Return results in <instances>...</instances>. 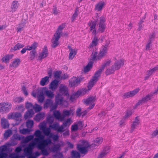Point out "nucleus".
<instances>
[{
  "mask_svg": "<svg viewBox=\"0 0 158 158\" xmlns=\"http://www.w3.org/2000/svg\"><path fill=\"white\" fill-rule=\"evenodd\" d=\"M105 18L103 16L99 18H98L95 22H92L88 23L90 27V29L92 33L94 35H95L97 33L95 28L96 23H98L99 26V28L98 30V32L102 33L103 32L106 28Z\"/></svg>",
  "mask_w": 158,
  "mask_h": 158,
  "instance_id": "f257e3e1",
  "label": "nucleus"
},
{
  "mask_svg": "<svg viewBox=\"0 0 158 158\" xmlns=\"http://www.w3.org/2000/svg\"><path fill=\"white\" fill-rule=\"evenodd\" d=\"M107 48L106 47L103 46L102 48L100 53L97 56L98 51L97 50L93 51L91 56V59L93 61H95L101 59L106 53Z\"/></svg>",
  "mask_w": 158,
  "mask_h": 158,
  "instance_id": "f03ea898",
  "label": "nucleus"
},
{
  "mask_svg": "<svg viewBox=\"0 0 158 158\" xmlns=\"http://www.w3.org/2000/svg\"><path fill=\"white\" fill-rule=\"evenodd\" d=\"M103 70V69L101 68L95 72L92 78L88 83V87L89 89H90L98 81Z\"/></svg>",
  "mask_w": 158,
  "mask_h": 158,
  "instance_id": "7ed1b4c3",
  "label": "nucleus"
},
{
  "mask_svg": "<svg viewBox=\"0 0 158 158\" xmlns=\"http://www.w3.org/2000/svg\"><path fill=\"white\" fill-rule=\"evenodd\" d=\"M36 145L35 142H32L29 143L28 147L24 148V152L27 156H28V158H36L32 155L33 150Z\"/></svg>",
  "mask_w": 158,
  "mask_h": 158,
  "instance_id": "20e7f679",
  "label": "nucleus"
},
{
  "mask_svg": "<svg viewBox=\"0 0 158 158\" xmlns=\"http://www.w3.org/2000/svg\"><path fill=\"white\" fill-rule=\"evenodd\" d=\"M44 141V143H43L42 144H37V147L38 148L41 150L42 153L44 155L47 156L49 155V153L45 148L51 143L50 141Z\"/></svg>",
  "mask_w": 158,
  "mask_h": 158,
  "instance_id": "39448f33",
  "label": "nucleus"
},
{
  "mask_svg": "<svg viewBox=\"0 0 158 158\" xmlns=\"http://www.w3.org/2000/svg\"><path fill=\"white\" fill-rule=\"evenodd\" d=\"M89 146V144L87 142L83 141L81 144H79L77 145V148L81 153H86L87 152V148Z\"/></svg>",
  "mask_w": 158,
  "mask_h": 158,
  "instance_id": "423d86ee",
  "label": "nucleus"
},
{
  "mask_svg": "<svg viewBox=\"0 0 158 158\" xmlns=\"http://www.w3.org/2000/svg\"><path fill=\"white\" fill-rule=\"evenodd\" d=\"M12 105L10 103L5 102L0 103V112L3 113L9 111L11 109Z\"/></svg>",
  "mask_w": 158,
  "mask_h": 158,
  "instance_id": "0eeeda50",
  "label": "nucleus"
},
{
  "mask_svg": "<svg viewBox=\"0 0 158 158\" xmlns=\"http://www.w3.org/2000/svg\"><path fill=\"white\" fill-rule=\"evenodd\" d=\"M31 94L35 98L37 97L38 102H39L42 103L44 101V94L42 93L41 90H38L37 92L34 91Z\"/></svg>",
  "mask_w": 158,
  "mask_h": 158,
  "instance_id": "6e6552de",
  "label": "nucleus"
},
{
  "mask_svg": "<svg viewBox=\"0 0 158 158\" xmlns=\"http://www.w3.org/2000/svg\"><path fill=\"white\" fill-rule=\"evenodd\" d=\"M63 101V98L60 97L59 94H57L55 97V102L56 104H53L50 106L51 111L56 109L58 105H60L62 104Z\"/></svg>",
  "mask_w": 158,
  "mask_h": 158,
  "instance_id": "1a4fd4ad",
  "label": "nucleus"
},
{
  "mask_svg": "<svg viewBox=\"0 0 158 158\" xmlns=\"http://www.w3.org/2000/svg\"><path fill=\"white\" fill-rule=\"evenodd\" d=\"M96 100L95 97L94 96L90 97L85 100L84 102L88 106H89L88 109L90 110L93 108L95 106L94 102Z\"/></svg>",
  "mask_w": 158,
  "mask_h": 158,
  "instance_id": "9d476101",
  "label": "nucleus"
},
{
  "mask_svg": "<svg viewBox=\"0 0 158 158\" xmlns=\"http://www.w3.org/2000/svg\"><path fill=\"white\" fill-rule=\"evenodd\" d=\"M21 114L18 112L10 113L7 115L9 119H13L19 122L21 120Z\"/></svg>",
  "mask_w": 158,
  "mask_h": 158,
  "instance_id": "9b49d317",
  "label": "nucleus"
},
{
  "mask_svg": "<svg viewBox=\"0 0 158 158\" xmlns=\"http://www.w3.org/2000/svg\"><path fill=\"white\" fill-rule=\"evenodd\" d=\"M46 122H44L40 124L39 127L40 129L42 131L45 135H48L50 132L51 131V130L50 128L46 127Z\"/></svg>",
  "mask_w": 158,
  "mask_h": 158,
  "instance_id": "f8f14e48",
  "label": "nucleus"
},
{
  "mask_svg": "<svg viewBox=\"0 0 158 158\" xmlns=\"http://www.w3.org/2000/svg\"><path fill=\"white\" fill-rule=\"evenodd\" d=\"M59 94L60 97H61L63 99V98L61 96L60 94L66 95L68 98H69V95L68 94V89L66 86L63 84L60 85L59 87Z\"/></svg>",
  "mask_w": 158,
  "mask_h": 158,
  "instance_id": "ddd939ff",
  "label": "nucleus"
},
{
  "mask_svg": "<svg viewBox=\"0 0 158 158\" xmlns=\"http://www.w3.org/2000/svg\"><path fill=\"white\" fill-rule=\"evenodd\" d=\"M87 90L86 89H83L82 90L78 91L74 93L69 98L70 100L73 101L76 98H77L80 95H82L85 94Z\"/></svg>",
  "mask_w": 158,
  "mask_h": 158,
  "instance_id": "4468645a",
  "label": "nucleus"
},
{
  "mask_svg": "<svg viewBox=\"0 0 158 158\" xmlns=\"http://www.w3.org/2000/svg\"><path fill=\"white\" fill-rule=\"evenodd\" d=\"M41 90L42 93L46 96L51 98H53L54 97V91L49 90L46 87H43L42 88Z\"/></svg>",
  "mask_w": 158,
  "mask_h": 158,
  "instance_id": "2eb2a0df",
  "label": "nucleus"
},
{
  "mask_svg": "<svg viewBox=\"0 0 158 158\" xmlns=\"http://www.w3.org/2000/svg\"><path fill=\"white\" fill-rule=\"evenodd\" d=\"M44 136L43 135H41L39 138H35L34 139V140L35 142L36 143V145H37V144H42L43 143H44V140L50 141V143H52V142L51 139L50 138H48L46 139H44Z\"/></svg>",
  "mask_w": 158,
  "mask_h": 158,
  "instance_id": "dca6fc26",
  "label": "nucleus"
},
{
  "mask_svg": "<svg viewBox=\"0 0 158 158\" xmlns=\"http://www.w3.org/2000/svg\"><path fill=\"white\" fill-rule=\"evenodd\" d=\"M154 93H151L143 97L142 99L139 100L137 104V105H142L147 102L150 100Z\"/></svg>",
  "mask_w": 158,
  "mask_h": 158,
  "instance_id": "f3484780",
  "label": "nucleus"
},
{
  "mask_svg": "<svg viewBox=\"0 0 158 158\" xmlns=\"http://www.w3.org/2000/svg\"><path fill=\"white\" fill-rule=\"evenodd\" d=\"M82 80V78H78L76 77H73L70 80L69 85L71 86H76Z\"/></svg>",
  "mask_w": 158,
  "mask_h": 158,
  "instance_id": "a211bd4d",
  "label": "nucleus"
},
{
  "mask_svg": "<svg viewBox=\"0 0 158 158\" xmlns=\"http://www.w3.org/2000/svg\"><path fill=\"white\" fill-rule=\"evenodd\" d=\"M139 91L138 88H137L134 90L125 93L124 94L123 97L124 98H127L134 96L137 94Z\"/></svg>",
  "mask_w": 158,
  "mask_h": 158,
  "instance_id": "6ab92c4d",
  "label": "nucleus"
},
{
  "mask_svg": "<svg viewBox=\"0 0 158 158\" xmlns=\"http://www.w3.org/2000/svg\"><path fill=\"white\" fill-rule=\"evenodd\" d=\"M49 128L50 129H53L54 130L57 131L59 132H63L62 126H60L59 124L58 123H55L52 125H50L49 126Z\"/></svg>",
  "mask_w": 158,
  "mask_h": 158,
  "instance_id": "aec40b11",
  "label": "nucleus"
},
{
  "mask_svg": "<svg viewBox=\"0 0 158 158\" xmlns=\"http://www.w3.org/2000/svg\"><path fill=\"white\" fill-rule=\"evenodd\" d=\"M60 37V36L55 34L54 35V37L52 39V46L53 47H56L59 44L58 40Z\"/></svg>",
  "mask_w": 158,
  "mask_h": 158,
  "instance_id": "412c9836",
  "label": "nucleus"
},
{
  "mask_svg": "<svg viewBox=\"0 0 158 158\" xmlns=\"http://www.w3.org/2000/svg\"><path fill=\"white\" fill-rule=\"evenodd\" d=\"M124 64V61L122 60H119L115 61L112 66L116 70L119 69Z\"/></svg>",
  "mask_w": 158,
  "mask_h": 158,
  "instance_id": "4be33fe9",
  "label": "nucleus"
},
{
  "mask_svg": "<svg viewBox=\"0 0 158 158\" xmlns=\"http://www.w3.org/2000/svg\"><path fill=\"white\" fill-rule=\"evenodd\" d=\"M105 5V2L102 1H101L98 2L95 5V10L97 11H100L102 10Z\"/></svg>",
  "mask_w": 158,
  "mask_h": 158,
  "instance_id": "5701e85b",
  "label": "nucleus"
},
{
  "mask_svg": "<svg viewBox=\"0 0 158 158\" xmlns=\"http://www.w3.org/2000/svg\"><path fill=\"white\" fill-rule=\"evenodd\" d=\"M59 81L55 79L52 81L49 85V89L54 91L57 88L58 85Z\"/></svg>",
  "mask_w": 158,
  "mask_h": 158,
  "instance_id": "b1692460",
  "label": "nucleus"
},
{
  "mask_svg": "<svg viewBox=\"0 0 158 158\" xmlns=\"http://www.w3.org/2000/svg\"><path fill=\"white\" fill-rule=\"evenodd\" d=\"M19 6V4L18 1H15L12 2L11 5L10 12L13 13L16 11Z\"/></svg>",
  "mask_w": 158,
  "mask_h": 158,
  "instance_id": "393cba45",
  "label": "nucleus"
},
{
  "mask_svg": "<svg viewBox=\"0 0 158 158\" xmlns=\"http://www.w3.org/2000/svg\"><path fill=\"white\" fill-rule=\"evenodd\" d=\"M55 117L59 120L62 121L64 119V117L61 115L60 112L58 110H55L53 112Z\"/></svg>",
  "mask_w": 158,
  "mask_h": 158,
  "instance_id": "a878e982",
  "label": "nucleus"
},
{
  "mask_svg": "<svg viewBox=\"0 0 158 158\" xmlns=\"http://www.w3.org/2000/svg\"><path fill=\"white\" fill-rule=\"evenodd\" d=\"M158 69V65L153 69L147 71L146 73L147 75L144 77L145 80H146L148 79L155 71Z\"/></svg>",
  "mask_w": 158,
  "mask_h": 158,
  "instance_id": "bb28decb",
  "label": "nucleus"
},
{
  "mask_svg": "<svg viewBox=\"0 0 158 158\" xmlns=\"http://www.w3.org/2000/svg\"><path fill=\"white\" fill-rule=\"evenodd\" d=\"M63 144L62 142H60L56 145H54L51 148H49V149L52 152H57L60 149V147Z\"/></svg>",
  "mask_w": 158,
  "mask_h": 158,
  "instance_id": "cd10ccee",
  "label": "nucleus"
},
{
  "mask_svg": "<svg viewBox=\"0 0 158 158\" xmlns=\"http://www.w3.org/2000/svg\"><path fill=\"white\" fill-rule=\"evenodd\" d=\"M20 60L19 58L15 59L10 64V67H13L14 68H16L18 67L20 63Z\"/></svg>",
  "mask_w": 158,
  "mask_h": 158,
  "instance_id": "c85d7f7f",
  "label": "nucleus"
},
{
  "mask_svg": "<svg viewBox=\"0 0 158 158\" xmlns=\"http://www.w3.org/2000/svg\"><path fill=\"white\" fill-rule=\"evenodd\" d=\"M48 55V51L46 46H44L42 52L39 54V57L41 59H43L46 57Z\"/></svg>",
  "mask_w": 158,
  "mask_h": 158,
  "instance_id": "c756f323",
  "label": "nucleus"
},
{
  "mask_svg": "<svg viewBox=\"0 0 158 158\" xmlns=\"http://www.w3.org/2000/svg\"><path fill=\"white\" fill-rule=\"evenodd\" d=\"M103 139L102 138H97L94 140V143L92 144L90 146L91 147H95L101 143L102 142Z\"/></svg>",
  "mask_w": 158,
  "mask_h": 158,
  "instance_id": "7c9ffc66",
  "label": "nucleus"
},
{
  "mask_svg": "<svg viewBox=\"0 0 158 158\" xmlns=\"http://www.w3.org/2000/svg\"><path fill=\"white\" fill-rule=\"evenodd\" d=\"M24 45L23 44L18 43L16 44L13 47L11 48L10 51L11 52H14L15 51L19 50L20 48H23Z\"/></svg>",
  "mask_w": 158,
  "mask_h": 158,
  "instance_id": "2f4dec72",
  "label": "nucleus"
},
{
  "mask_svg": "<svg viewBox=\"0 0 158 158\" xmlns=\"http://www.w3.org/2000/svg\"><path fill=\"white\" fill-rule=\"evenodd\" d=\"M94 61H93L90 58V60L88 64L84 68V71L85 73L89 72L92 67Z\"/></svg>",
  "mask_w": 158,
  "mask_h": 158,
  "instance_id": "473e14b6",
  "label": "nucleus"
},
{
  "mask_svg": "<svg viewBox=\"0 0 158 158\" xmlns=\"http://www.w3.org/2000/svg\"><path fill=\"white\" fill-rule=\"evenodd\" d=\"M69 49L70 53L69 56V58L70 60L72 59L75 55H76L77 52L75 49L71 48V47L69 46L68 47Z\"/></svg>",
  "mask_w": 158,
  "mask_h": 158,
  "instance_id": "72a5a7b5",
  "label": "nucleus"
},
{
  "mask_svg": "<svg viewBox=\"0 0 158 158\" xmlns=\"http://www.w3.org/2000/svg\"><path fill=\"white\" fill-rule=\"evenodd\" d=\"M98 37L95 36L91 43L90 44L89 48H93L94 47L95 48L98 44Z\"/></svg>",
  "mask_w": 158,
  "mask_h": 158,
  "instance_id": "f704fd0d",
  "label": "nucleus"
},
{
  "mask_svg": "<svg viewBox=\"0 0 158 158\" xmlns=\"http://www.w3.org/2000/svg\"><path fill=\"white\" fill-rule=\"evenodd\" d=\"M34 113L32 109L28 110L25 113L24 115V118L27 119L28 118H30L32 117Z\"/></svg>",
  "mask_w": 158,
  "mask_h": 158,
  "instance_id": "c9c22d12",
  "label": "nucleus"
},
{
  "mask_svg": "<svg viewBox=\"0 0 158 158\" xmlns=\"http://www.w3.org/2000/svg\"><path fill=\"white\" fill-rule=\"evenodd\" d=\"M49 77L48 76H46L43 78L40 82V84L42 86H44L47 85L49 82Z\"/></svg>",
  "mask_w": 158,
  "mask_h": 158,
  "instance_id": "e433bc0d",
  "label": "nucleus"
},
{
  "mask_svg": "<svg viewBox=\"0 0 158 158\" xmlns=\"http://www.w3.org/2000/svg\"><path fill=\"white\" fill-rule=\"evenodd\" d=\"M51 131L50 132L49 134L48 135H46L47 136H48L50 138H52L54 141H57L58 140L59 137L57 134H54Z\"/></svg>",
  "mask_w": 158,
  "mask_h": 158,
  "instance_id": "4c0bfd02",
  "label": "nucleus"
},
{
  "mask_svg": "<svg viewBox=\"0 0 158 158\" xmlns=\"http://www.w3.org/2000/svg\"><path fill=\"white\" fill-rule=\"evenodd\" d=\"M1 124L2 127L4 128H8L9 125V124L7 120L4 118H3L2 119Z\"/></svg>",
  "mask_w": 158,
  "mask_h": 158,
  "instance_id": "58836bf2",
  "label": "nucleus"
},
{
  "mask_svg": "<svg viewBox=\"0 0 158 158\" xmlns=\"http://www.w3.org/2000/svg\"><path fill=\"white\" fill-rule=\"evenodd\" d=\"M13 57V55H6L2 58V60L3 62L6 63H8L9 60L12 59Z\"/></svg>",
  "mask_w": 158,
  "mask_h": 158,
  "instance_id": "ea45409f",
  "label": "nucleus"
},
{
  "mask_svg": "<svg viewBox=\"0 0 158 158\" xmlns=\"http://www.w3.org/2000/svg\"><path fill=\"white\" fill-rule=\"evenodd\" d=\"M45 114L44 113H40L37 114L34 118V119L36 121L39 122L40 120L43 119L44 117Z\"/></svg>",
  "mask_w": 158,
  "mask_h": 158,
  "instance_id": "a19ab883",
  "label": "nucleus"
},
{
  "mask_svg": "<svg viewBox=\"0 0 158 158\" xmlns=\"http://www.w3.org/2000/svg\"><path fill=\"white\" fill-rule=\"evenodd\" d=\"M72 123V121L70 118L67 119L65 122L63 123V124L61 125V126H62L63 132L64 131V127H69Z\"/></svg>",
  "mask_w": 158,
  "mask_h": 158,
  "instance_id": "79ce46f5",
  "label": "nucleus"
},
{
  "mask_svg": "<svg viewBox=\"0 0 158 158\" xmlns=\"http://www.w3.org/2000/svg\"><path fill=\"white\" fill-rule=\"evenodd\" d=\"M74 113V112L72 110H64L63 111V116L64 117V118L65 116H69L71 114L73 115Z\"/></svg>",
  "mask_w": 158,
  "mask_h": 158,
  "instance_id": "37998d69",
  "label": "nucleus"
},
{
  "mask_svg": "<svg viewBox=\"0 0 158 158\" xmlns=\"http://www.w3.org/2000/svg\"><path fill=\"white\" fill-rule=\"evenodd\" d=\"M25 25V24L24 23H21L17 25V27L16 28L17 32H19L23 31Z\"/></svg>",
  "mask_w": 158,
  "mask_h": 158,
  "instance_id": "c03bdc74",
  "label": "nucleus"
},
{
  "mask_svg": "<svg viewBox=\"0 0 158 158\" xmlns=\"http://www.w3.org/2000/svg\"><path fill=\"white\" fill-rule=\"evenodd\" d=\"M34 137V136L33 135H28L23 139V143H27L32 140L33 139Z\"/></svg>",
  "mask_w": 158,
  "mask_h": 158,
  "instance_id": "a18cd8bd",
  "label": "nucleus"
},
{
  "mask_svg": "<svg viewBox=\"0 0 158 158\" xmlns=\"http://www.w3.org/2000/svg\"><path fill=\"white\" fill-rule=\"evenodd\" d=\"M53 101L50 99H48L46 100L44 104V108H48L49 106H51L53 104Z\"/></svg>",
  "mask_w": 158,
  "mask_h": 158,
  "instance_id": "49530a36",
  "label": "nucleus"
},
{
  "mask_svg": "<svg viewBox=\"0 0 158 158\" xmlns=\"http://www.w3.org/2000/svg\"><path fill=\"white\" fill-rule=\"evenodd\" d=\"M64 27V24H62L60 25L57 31L55 34L58 35L60 36V35L62 32V30L63 29V28Z\"/></svg>",
  "mask_w": 158,
  "mask_h": 158,
  "instance_id": "de8ad7c7",
  "label": "nucleus"
},
{
  "mask_svg": "<svg viewBox=\"0 0 158 158\" xmlns=\"http://www.w3.org/2000/svg\"><path fill=\"white\" fill-rule=\"evenodd\" d=\"M34 122L32 120H28L26 122V126L28 128L30 129L32 127Z\"/></svg>",
  "mask_w": 158,
  "mask_h": 158,
  "instance_id": "09e8293b",
  "label": "nucleus"
},
{
  "mask_svg": "<svg viewBox=\"0 0 158 158\" xmlns=\"http://www.w3.org/2000/svg\"><path fill=\"white\" fill-rule=\"evenodd\" d=\"M115 70H116L112 66L111 69L109 68L106 70L105 73L106 75H109L114 73Z\"/></svg>",
  "mask_w": 158,
  "mask_h": 158,
  "instance_id": "8fccbe9b",
  "label": "nucleus"
},
{
  "mask_svg": "<svg viewBox=\"0 0 158 158\" xmlns=\"http://www.w3.org/2000/svg\"><path fill=\"white\" fill-rule=\"evenodd\" d=\"M12 131L10 130H8L6 131L4 134V137L5 139H7L12 134Z\"/></svg>",
  "mask_w": 158,
  "mask_h": 158,
  "instance_id": "3c124183",
  "label": "nucleus"
},
{
  "mask_svg": "<svg viewBox=\"0 0 158 158\" xmlns=\"http://www.w3.org/2000/svg\"><path fill=\"white\" fill-rule=\"evenodd\" d=\"M32 130L31 129L27 128L20 129L19 131L20 133L23 134H26L29 133Z\"/></svg>",
  "mask_w": 158,
  "mask_h": 158,
  "instance_id": "603ef678",
  "label": "nucleus"
},
{
  "mask_svg": "<svg viewBox=\"0 0 158 158\" xmlns=\"http://www.w3.org/2000/svg\"><path fill=\"white\" fill-rule=\"evenodd\" d=\"M109 149V147H106L104 149V151L102 152L100 154V156L101 157H104L107 154L108 152V150Z\"/></svg>",
  "mask_w": 158,
  "mask_h": 158,
  "instance_id": "864d4df0",
  "label": "nucleus"
},
{
  "mask_svg": "<svg viewBox=\"0 0 158 158\" xmlns=\"http://www.w3.org/2000/svg\"><path fill=\"white\" fill-rule=\"evenodd\" d=\"M81 112V108H78L77 109L76 111V114L77 116H80L81 115V114L82 116H84L88 112L86 110L84 112H82V113Z\"/></svg>",
  "mask_w": 158,
  "mask_h": 158,
  "instance_id": "5fc2aeb1",
  "label": "nucleus"
},
{
  "mask_svg": "<svg viewBox=\"0 0 158 158\" xmlns=\"http://www.w3.org/2000/svg\"><path fill=\"white\" fill-rule=\"evenodd\" d=\"M71 154L73 158H79L80 157V154L77 152L72 151Z\"/></svg>",
  "mask_w": 158,
  "mask_h": 158,
  "instance_id": "6e6d98bb",
  "label": "nucleus"
},
{
  "mask_svg": "<svg viewBox=\"0 0 158 158\" xmlns=\"http://www.w3.org/2000/svg\"><path fill=\"white\" fill-rule=\"evenodd\" d=\"M36 112H38L42 110V107L40 106L35 104L33 108Z\"/></svg>",
  "mask_w": 158,
  "mask_h": 158,
  "instance_id": "4d7b16f0",
  "label": "nucleus"
},
{
  "mask_svg": "<svg viewBox=\"0 0 158 158\" xmlns=\"http://www.w3.org/2000/svg\"><path fill=\"white\" fill-rule=\"evenodd\" d=\"M139 125L138 123H135L133 122V123L131 124V128L130 130L131 132H132L133 131L134 129L136 128V127L138 126Z\"/></svg>",
  "mask_w": 158,
  "mask_h": 158,
  "instance_id": "13d9d810",
  "label": "nucleus"
},
{
  "mask_svg": "<svg viewBox=\"0 0 158 158\" xmlns=\"http://www.w3.org/2000/svg\"><path fill=\"white\" fill-rule=\"evenodd\" d=\"M16 109L19 111L23 112L24 111L25 108L23 105H19L17 106Z\"/></svg>",
  "mask_w": 158,
  "mask_h": 158,
  "instance_id": "bf43d9fd",
  "label": "nucleus"
},
{
  "mask_svg": "<svg viewBox=\"0 0 158 158\" xmlns=\"http://www.w3.org/2000/svg\"><path fill=\"white\" fill-rule=\"evenodd\" d=\"M23 101V98L21 97H17L14 99L15 102L19 103Z\"/></svg>",
  "mask_w": 158,
  "mask_h": 158,
  "instance_id": "052dcab7",
  "label": "nucleus"
},
{
  "mask_svg": "<svg viewBox=\"0 0 158 158\" xmlns=\"http://www.w3.org/2000/svg\"><path fill=\"white\" fill-rule=\"evenodd\" d=\"M33 106H34L31 103L27 102L26 103V107L27 109H32L33 108Z\"/></svg>",
  "mask_w": 158,
  "mask_h": 158,
  "instance_id": "680f3d73",
  "label": "nucleus"
},
{
  "mask_svg": "<svg viewBox=\"0 0 158 158\" xmlns=\"http://www.w3.org/2000/svg\"><path fill=\"white\" fill-rule=\"evenodd\" d=\"M151 136L152 137H158V129H156L152 132Z\"/></svg>",
  "mask_w": 158,
  "mask_h": 158,
  "instance_id": "e2e57ef3",
  "label": "nucleus"
},
{
  "mask_svg": "<svg viewBox=\"0 0 158 158\" xmlns=\"http://www.w3.org/2000/svg\"><path fill=\"white\" fill-rule=\"evenodd\" d=\"M60 13V11L59 10H57L56 6H53V8L52 10V13L55 15H57Z\"/></svg>",
  "mask_w": 158,
  "mask_h": 158,
  "instance_id": "0e129e2a",
  "label": "nucleus"
},
{
  "mask_svg": "<svg viewBox=\"0 0 158 158\" xmlns=\"http://www.w3.org/2000/svg\"><path fill=\"white\" fill-rule=\"evenodd\" d=\"M41 132L39 130H37L35 131V132L34 135V136H35L37 138H39L40 136H41Z\"/></svg>",
  "mask_w": 158,
  "mask_h": 158,
  "instance_id": "69168bd1",
  "label": "nucleus"
},
{
  "mask_svg": "<svg viewBox=\"0 0 158 158\" xmlns=\"http://www.w3.org/2000/svg\"><path fill=\"white\" fill-rule=\"evenodd\" d=\"M61 73L60 72L56 71L54 73V77L55 78L58 79L60 78Z\"/></svg>",
  "mask_w": 158,
  "mask_h": 158,
  "instance_id": "338daca9",
  "label": "nucleus"
},
{
  "mask_svg": "<svg viewBox=\"0 0 158 158\" xmlns=\"http://www.w3.org/2000/svg\"><path fill=\"white\" fill-rule=\"evenodd\" d=\"M79 128L76 124H74L71 126V130L72 131H76Z\"/></svg>",
  "mask_w": 158,
  "mask_h": 158,
  "instance_id": "774afa93",
  "label": "nucleus"
}]
</instances>
